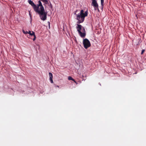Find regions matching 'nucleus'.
I'll return each instance as SVG.
<instances>
[{
  "label": "nucleus",
  "instance_id": "obj_1",
  "mask_svg": "<svg viewBox=\"0 0 146 146\" xmlns=\"http://www.w3.org/2000/svg\"><path fill=\"white\" fill-rule=\"evenodd\" d=\"M40 0L38 1V4L36 5V8L37 9L36 12L37 13L40 15L41 20L45 21L46 19L47 13L45 12V10L42 5Z\"/></svg>",
  "mask_w": 146,
  "mask_h": 146
},
{
  "label": "nucleus",
  "instance_id": "obj_11",
  "mask_svg": "<svg viewBox=\"0 0 146 146\" xmlns=\"http://www.w3.org/2000/svg\"><path fill=\"white\" fill-rule=\"evenodd\" d=\"M40 1L44 3L45 4H47L48 3V1L47 0H40Z\"/></svg>",
  "mask_w": 146,
  "mask_h": 146
},
{
  "label": "nucleus",
  "instance_id": "obj_4",
  "mask_svg": "<svg viewBox=\"0 0 146 146\" xmlns=\"http://www.w3.org/2000/svg\"><path fill=\"white\" fill-rule=\"evenodd\" d=\"M83 44L84 48L86 49L90 47L91 46V44L90 41L87 38H85L83 39Z\"/></svg>",
  "mask_w": 146,
  "mask_h": 146
},
{
  "label": "nucleus",
  "instance_id": "obj_12",
  "mask_svg": "<svg viewBox=\"0 0 146 146\" xmlns=\"http://www.w3.org/2000/svg\"><path fill=\"white\" fill-rule=\"evenodd\" d=\"M101 3L102 7L103 8L104 5V0H101Z\"/></svg>",
  "mask_w": 146,
  "mask_h": 146
},
{
  "label": "nucleus",
  "instance_id": "obj_10",
  "mask_svg": "<svg viewBox=\"0 0 146 146\" xmlns=\"http://www.w3.org/2000/svg\"><path fill=\"white\" fill-rule=\"evenodd\" d=\"M94 10L95 11L98 10V11H99V10L98 8V5L96 6V7L94 6Z\"/></svg>",
  "mask_w": 146,
  "mask_h": 146
},
{
  "label": "nucleus",
  "instance_id": "obj_15",
  "mask_svg": "<svg viewBox=\"0 0 146 146\" xmlns=\"http://www.w3.org/2000/svg\"><path fill=\"white\" fill-rule=\"evenodd\" d=\"M32 32V31H29V32H28V34H30Z\"/></svg>",
  "mask_w": 146,
  "mask_h": 146
},
{
  "label": "nucleus",
  "instance_id": "obj_6",
  "mask_svg": "<svg viewBox=\"0 0 146 146\" xmlns=\"http://www.w3.org/2000/svg\"><path fill=\"white\" fill-rule=\"evenodd\" d=\"M92 5L93 6V7L96 6H98V4L97 3V2L96 0H92Z\"/></svg>",
  "mask_w": 146,
  "mask_h": 146
},
{
  "label": "nucleus",
  "instance_id": "obj_14",
  "mask_svg": "<svg viewBox=\"0 0 146 146\" xmlns=\"http://www.w3.org/2000/svg\"><path fill=\"white\" fill-rule=\"evenodd\" d=\"M145 50H144V49L142 50L141 51V54H142L143 53L145 52Z\"/></svg>",
  "mask_w": 146,
  "mask_h": 146
},
{
  "label": "nucleus",
  "instance_id": "obj_9",
  "mask_svg": "<svg viewBox=\"0 0 146 146\" xmlns=\"http://www.w3.org/2000/svg\"><path fill=\"white\" fill-rule=\"evenodd\" d=\"M68 79L69 80H72L76 84H77V82L75 81V80L72 78L71 77V76H69L68 77Z\"/></svg>",
  "mask_w": 146,
  "mask_h": 146
},
{
  "label": "nucleus",
  "instance_id": "obj_13",
  "mask_svg": "<svg viewBox=\"0 0 146 146\" xmlns=\"http://www.w3.org/2000/svg\"><path fill=\"white\" fill-rule=\"evenodd\" d=\"M23 33L25 34H28V32L27 31H25L24 30H23Z\"/></svg>",
  "mask_w": 146,
  "mask_h": 146
},
{
  "label": "nucleus",
  "instance_id": "obj_7",
  "mask_svg": "<svg viewBox=\"0 0 146 146\" xmlns=\"http://www.w3.org/2000/svg\"><path fill=\"white\" fill-rule=\"evenodd\" d=\"M49 75L50 76V82L52 83H53V82L52 80L53 78V75L52 73L51 72H49Z\"/></svg>",
  "mask_w": 146,
  "mask_h": 146
},
{
  "label": "nucleus",
  "instance_id": "obj_8",
  "mask_svg": "<svg viewBox=\"0 0 146 146\" xmlns=\"http://www.w3.org/2000/svg\"><path fill=\"white\" fill-rule=\"evenodd\" d=\"M33 36L34 37V38H33V40L35 41L36 38V36L35 35V33L33 31H32V32L29 34V36Z\"/></svg>",
  "mask_w": 146,
  "mask_h": 146
},
{
  "label": "nucleus",
  "instance_id": "obj_3",
  "mask_svg": "<svg viewBox=\"0 0 146 146\" xmlns=\"http://www.w3.org/2000/svg\"><path fill=\"white\" fill-rule=\"evenodd\" d=\"M76 28L80 36L82 38L85 37L86 35V33L84 27H82L81 25L78 24Z\"/></svg>",
  "mask_w": 146,
  "mask_h": 146
},
{
  "label": "nucleus",
  "instance_id": "obj_2",
  "mask_svg": "<svg viewBox=\"0 0 146 146\" xmlns=\"http://www.w3.org/2000/svg\"><path fill=\"white\" fill-rule=\"evenodd\" d=\"M78 11V10L76 11L74 14L76 16V19L78 20L77 23L80 24L82 23L84 21L85 17L87 16L88 12L87 10L84 12L83 10H81L80 13L77 14L76 13Z\"/></svg>",
  "mask_w": 146,
  "mask_h": 146
},
{
  "label": "nucleus",
  "instance_id": "obj_5",
  "mask_svg": "<svg viewBox=\"0 0 146 146\" xmlns=\"http://www.w3.org/2000/svg\"><path fill=\"white\" fill-rule=\"evenodd\" d=\"M28 2L33 7L34 11L36 12V11H37L36 8V5L35 4V3L33 2L31 0H28Z\"/></svg>",
  "mask_w": 146,
  "mask_h": 146
}]
</instances>
